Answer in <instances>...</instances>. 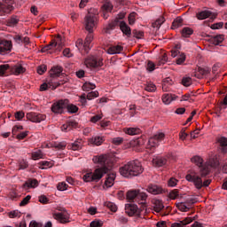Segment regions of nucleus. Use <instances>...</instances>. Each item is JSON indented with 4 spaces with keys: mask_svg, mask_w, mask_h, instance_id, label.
Wrapping results in <instances>:
<instances>
[{
    "mask_svg": "<svg viewBox=\"0 0 227 227\" xmlns=\"http://www.w3.org/2000/svg\"><path fill=\"white\" fill-rule=\"evenodd\" d=\"M196 166H199L200 175H198L195 171H191L186 175L185 178L188 182H193V184L197 190H201L203 187H207L211 184V178H206L203 181V177L207 176L208 173H210L212 168H216L220 166V161L217 158H212L207 161V163L204 164L203 158L201 156H193L191 159Z\"/></svg>",
    "mask_w": 227,
    "mask_h": 227,
    "instance_id": "nucleus-1",
    "label": "nucleus"
},
{
    "mask_svg": "<svg viewBox=\"0 0 227 227\" xmlns=\"http://www.w3.org/2000/svg\"><path fill=\"white\" fill-rule=\"evenodd\" d=\"M92 160L94 164H98L100 167L97 168L93 172L90 171L83 175L82 178L85 182H98L106 175L113 169V161L108 158L107 154H98L93 156Z\"/></svg>",
    "mask_w": 227,
    "mask_h": 227,
    "instance_id": "nucleus-2",
    "label": "nucleus"
},
{
    "mask_svg": "<svg viewBox=\"0 0 227 227\" xmlns=\"http://www.w3.org/2000/svg\"><path fill=\"white\" fill-rule=\"evenodd\" d=\"M98 11H89L88 14H86L84 18V25L85 29L89 32L87 36L85 37V41L83 43L82 38H79V40L76 42V48L81 50L82 48L84 50L85 53H89L90 50V44L92 43V40L94 38V29L98 26Z\"/></svg>",
    "mask_w": 227,
    "mask_h": 227,
    "instance_id": "nucleus-3",
    "label": "nucleus"
},
{
    "mask_svg": "<svg viewBox=\"0 0 227 227\" xmlns=\"http://www.w3.org/2000/svg\"><path fill=\"white\" fill-rule=\"evenodd\" d=\"M144 168H142V163L139 160H131L125 163V166L120 168V173L122 176L130 178L131 176H137L143 173Z\"/></svg>",
    "mask_w": 227,
    "mask_h": 227,
    "instance_id": "nucleus-4",
    "label": "nucleus"
},
{
    "mask_svg": "<svg viewBox=\"0 0 227 227\" xmlns=\"http://www.w3.org/2000/svg\"><path fill=\"white\" fill-rule=\"evenodd\" d=\"M61 72H63L62 67H52L50 70L51 80L42 83L40 86V90H47L48 89H57V87H59L61 83L60 82H57L56 78L60 75Z\"/></svg>",
    "mask_w": 227,
    "mask_h": 227,
    "instance_id": "nucleus-5",
    "label": "nucleus"
},
{
    "mask_svg": "<svg viewBox=\"0 0 227 227\" xmlns=\"http://www.w3.org/2000/svg\"><path fill=\"white\" fill-rule=\"evenodd\" d=\"M147 198V193L141 192L140 190H129L127 192V200L133 203H139V205L142 206V208L146 207Z\"/></svg>",
    "mask_w": 227,
    "mask_h": 227,
    "instance_id": "nucleus-6",
    "label": "nucleus"
},
{
    "mask_svg": "<svg viewBox=\"0 0 227 227\" xmlns=\"http://www.w3.org/2000/svg\"><path fill=\"white\" fill-rule=\"evenodd\" d=\"M24 72H26V68L21 63H17L12 67H10V65H0V75H9L11 73L19 75L20 74H24Z\"/></svg>",
    "mask_w": 227,
    "mask_h": 227,
    "instance_id": "nucleus-7",
    "label": "nucleus"
},
{
    "mask_svg": "<svg viewBox=\"0 0 227 227\" xmlns=\"http://www.w3.org/2000/svg\"><path fill=\"white\" fill-rule=\"evenodd\" d=\"M164 138L165 134L163 132L154 134V136L149 137L146 145V149H149L150 151H154V149H156V146H159L160 141H163Z\"/></svg>",
    "mask_w": 227,
    "mask_h": 227,
    "instance_id": "nucleus-8",
    "label": "nucleus"
},
{
    "mask_svg": "<svg viewBox=\"0 0 227 227\" xmlns=\"http://www.w3.org/2000/svg\"><path fill=\"white\" fill-rule=\"evenodd\" d=\"M14 0L0 1V16H6L14 11Z\"/></svg>",
    "mask_w": 227,
    "mask_h": 227,
    "instance_id": "nucleus-9",
    "label": "nucleus"
},
{
    "mask_svg": "<svg viewBox=\"0 0 227 227\" xmlns=\"http://www.w3.org/2000/svg\"><path fill=\"white\" fill-rule=\"evenodd\" d=\"M84 63L86 67H91L94 68L102 67L104 65L102 57H95L94 55L87 57Z\"/></svg>",
    "mask_w": 227,
    "mask_h": 227,
    "instance_id": "nucleus-10",
    "label": "nucleus"
},
{
    "mask_svg": "<svg viewBox=\"0 0 227 227\" xmlns=\"http://www.w3.org/2000/svg\"><path fill=\"white\" fill-rule=\"evenodd\" d=\"M53 216L60 223H68L70 222V215L66 208H60V212H55Z\"/></svg>",
    "mask_w": 227,
    "mask_h": 227,
    "instance_id": "nucleus-11",
    "label": "nucleus"
},
{
    "mask_svg": "<svg viewBox=\"0 0 227 227\" xmlns=\"http://www.w3.org/2000/svg\"><path fill=\"white\" fill-rule=\"evenodd\" d=\"M67 98L58 100V102H54V104L51 105V111H53V114H64L65 109H67Z\"/></svg>",
    "mask_w": 227,
    "mask_h": 227,
    "instance_id": "nucleus-12",
    "label": "nucleus"
},
{
    "mask_svg": "<svg viewBox=\"0 0 227 227\" xmlns=\"http://www.w3.org/2000/svg\"><path fill=\"white\" fill-rule=\"evenodd\" d=\"M194 203H196V199H194V197H190V199H186L184 203H177L176 207L182 212H187L193 207Z\"/></svg>",
    "mask_w": 227,
    "mask_h": 227,
    "instance_id": "nucleus-13",
    "label": "nucleus"
},
{
    "mask_svg": "<svg viewBox=\"0 0 227 227\" xmlns=\"http://www.w3.org/2000/svg\"><path fill=\"white\" fill-rule=\"evenodd\" d=\"M28 121H32V122H42V121H45L46 115L44 114H36L35 112H30L26 115Z\"/></svg>",
    "mask_w": 227,
    "mask_h": 227,
    "instance_id": "nucleus-14",
    "label": "nucleus"
},
{
    "mask_svg": "<svg viewBox=\"0 0 227 227\" xmlns=\"http://www.w3.org/2000/svg\"><path fill=\"white\" fill-rule=\"evenodd\" d=\"M62 36L59 35V36H57V40L51 41L50 44L43 46V48H42V51H51V50H54V48H56L58 45L62 46Z\"/></svg>",
    "mask_w": 227,
    "mask_h": 227,
    "instance_id": "nucleus-15",
    "label": "nucleus"
},
{
    "mask_svg": "<svg viewBox=\"0 0 227 227\" xmlns=\"http://www.w3.org/2000/svg\"><path fill=\"white\" fill-rule=\"evenodd\" d=\"M125 212L129 215H141V210L138 208L137 205L129 203L128 205H125Z\"/></svg>",
    "mask_w": 227,
    "mask_h": 227,
    "instance_id": "nucleus-16",
    "label": "nucleus"
},
{
    "mask_svg": "<svg viewBox=\"0 0 227 227\" xmlns=\"http://www.w3.org/2000/svg\"><path fill=\"white\" fill-rule=\"evenodd\" d=\"M168 161V156H156V158L153 159V164L155 168H162L163 166H167Z\"/></svg>",
    "mask_w": 227,
    "mask_h": 227,
    "instance_id": "nucleus-17",
    "label": "nucleus"
},
{
    "mask_svg": "<svg viewBox=\"0 0 227 227\" xmlns=\"http://www.w3.org/2000/svg\"><path fill=\"white\" fill-rule=\"evenodd\" d=\"M172 57H176V62L177 65H183L185 62L186 55L184 52L179 51V50L171 51Z\"/></svg>",
    "mask_w": 227,
    "mask_h": 227,
    "instance_id": "nucleus-18",
    "label": "nucleus"
},
{
    "mask_svg": "<svg viewBox=\"0 0 227 227\" xmlns=\"http://www.w3.org/2000/svg\"><path fill=\"white\" fill-rule=\"evenodd\" d=\"M12 41H0L1 55H5V53H10V51H12Z\"/></svg>",
    "mask_w": 227,
    "mask_h": 227,
    "instance_id": "nucleus-19",
    "label": "nucleus"
},
{
    "mask_svg": "<svg viewBox=\"0 0 227 227\" xmlns=\"http://www.w3.org/2000/svg\"><path fill=\"white\" fill-rule=\"evenodd\" d=\"M77 126L78 122L71 119L69 121H67L65 124H62L61 130L62 132H68L72 130L73 128H77Z\"/></svg>",
    "mask_w": 227,
    "mask_h": 227,
    "instance_id": "nucleus-20",
    "label": "nucleus"
},
{
    "mask_svg": "<svg viewBox=\"0 0 227 227\" xmlns=\"http://www.w3.org/2000/svg\"><path fill=\"white\" fill-rule=\"evenodd\" d=\"M113 9H114L113 3H111V1H106V3H104L103 5L101 6V10L103 12V17L105 19H107L108 12H112Z\"/></svg>",
    "mask_w": 227,
    "mask_h": 227,
    "instance_id": "nucleus-21",
    "label": "nucleus"
},
{
    "mask_svg": "<svg viewBox=\"0 0 227 227\" xmlns=\"http://www.w3.org/2000/svg\"><path fill=\"white\" fill-rule=\"evenodd\" d=\"M83 146V140L82 139H75L74 143H69L67 145V149L72 151H80L82 149Z\"/></svg>",
    "mask_w": 227,
    "mask_h": 227,
    "instance_id": "nucleus-22",
    "label": "nucleus"
},
{
    "mask_svg": "<svg viewBox=\"0 0 227 227\" xmlns=\"http://www.w3.org/2000/svg\"><path fill=\"white\" fill-rule=\"evenodd\" d=\"M147 192L153 195H158L159 193H163L165 190L162 186H159L158 184H149V186H147Z\"/></svg>",
    "mask_w": 227,
    "mask_h": 227,
    "instance_id": "nucleus-23",
    "label": "nucleus"
},
{
    "mask_svg": "<svg viewBox=\"0 0 227 227\" xmlns=\"http://www.w3.org/2000/svg\"><path fill=\"white\" fill-rule=\"evenodd\" d=\"M119 26L121 31H122L123 35H126V36H131L132 31L131 27L126 23V21H119Z\"/></svg>",
    "mask_w": 227,
    "mask_h": 227,
    "instance_id": "nucleus-24",
    "label": "nucleus"
},
{
    "mask_svg": "<svg viewBox=\"0 0 227 227\" xmlns=\"http://www.w3.org/2000/svg\"><path fill=\"white\" fill-rule=\"evenodd\" d=\"M39 186V183L36 178H28L23 184V188L28 190L29 188H36Z\"/></svg>",
    "mask_w": 227,
    "mask_h": 227,
    "instance_id": "nucleus-25",
    "label": "nucleus"
},
{
    "mask_svg": "<svg viewBox=\"0 0 227 227\" xmlns=\"http://www.w3.org/2000/svg\"><path fill=\"white\" fill-rule=\"evenodd\" d=\"M19 18L18 16H11V18H8V20H5V26H8L9 27H15L19 24Z\"/></svg>",
    "mask_w": 227,
    "mask_h": 227,
    "instance_id": "nucleus-26",
    "label": "nucleus"
},
{
    "mask_svg": "<svg viewBox=\"0 0 227 227\" xmlns=\"http://www.w3.org/2000/svg\"><path fill=\"white\" fill-rule=\"evenodd\" d=\"M115 178V173H109V175H107L106 176L105 186H106V188H111L112 186H114Z\"/></svg>",
    "mask_w": 227,
    "mask_h": 227,
    "instance_id": "nucleus-27",
    "label": "nucleus"
},
{
    "mask_svg": "<svg viewBox=\"0 0 227 227\" xmlns=\"http://www.w3.org/2000/svg\"><path fill=\"white\" fill-rule=\"evenodd\" d=\"M105 139L103 136H95L93 137L89 138V144L96 145L97 146H99V145H102Z\"/></svg>",
    "mask_w": 227,
    "mask_h": 227,
    "instance_id": "nucleus-28",
    "label": "nucleus"
},
{
    "mask_svg": "<svg viewBox=\"0 0 227 227\" xmlns=\"http://www.w3.org/2000/svg\"><path fill=\"white\" fill-rule=\"evenodd\" d=\"M125 16H126V12H120L117 18L115 19V21H114V23H109L107 29H114L118 24V21H120V20L123 21V18H125Z\"/></svg>",
    "mask_w": 227,
    "mask_h": 227,
    "instance_id": "nucleus-29",
    "label": "nucleus"
},
{
    "mask_svg": "<svg viewBox=\"0 0 227 227\" xmlns=\"http://www.w3.org/2000/svg\"><path fill=\"white\" fill-rule=\"evenodd\" d=\"M124 132L129 136H136L137 134H141L142 130L137 127H129L124 128Z\"/></svg>",
    "mask_w": 227,
    "mask_h": 227,
    "instance_id": "nucleus-30",
    "label": "nucleus"
},
{
    "mask_svg": "<svg viewBox=\"0 0 227 227\" xmlns=\"http://www.w3.org/2000/svg\"><path fill=\"white\" fill-rule=\"evenodd\" d=\"M192 222H193V218H184V220L172 223L171 227H185V225L192 223Z\"/></svg>",
    "mask_w": 227,
    "mask_h": 227,
    "instance_id": "nucleus-31",
    "label": "nucleus"
},
{
    "mask_svg": "<svg viewBox=\"0 0 227 227\" xmlns=\"http://www.w3.org/2000/svg\"><path fill=\"white\" fill-rule=\"evenodd\" d=\"M121 51H123V46H121L120 44H117L116 46H110L107 49V53H110L111 55L121 53Z\"/></svg>",
    "mask_w": 227,
    "mask_h": 227,
    "instance_id": "nucleus-32",
    "label": "nucleus"
},
{
    "mask_svg": "<svg viewBox=\"0 0 227 227\" xmlns=\"http://www.w3.org/2000/svg\"><path fill=\"white\" fill-rule=\"evenodd\" d=\"M66 101H67L66 109H67V111H69L70 114H76L79 107H77V106H75L74 104H70L67 98H66Z\"/></svg>",
    "mask_w": 227,
    "mask_h": 227,
    "instance_id": "nucleus-33",
    "label": "nucleus"
},
{
    "mask_svg": "<svg viewBox=\"0 0 227 227\" xmlns=\"http://www.w3.org/2000/svg\"><path fill=\"white\" fill-rule=\"evenodd\" d=\"M224 40V36L223 35H216L215 36H213L211 38V43L212 44H215V46H218L219 44H221V43H223Z\"/></svg>",
    "mask_w": 227,
    "mask_h": 227,
    "instance_id": "nucleus-34",
    "label": "nucleus"
},
{
    "mask_svg": "<svg viewBox=\"0 0 227 227\" xmlns=\"http://www.w3.org/2000/svg\"><path fill=\"white\" fill-rule=\"evenodd\" d=\"M210 73L209 68H202L201 67H199L198 68V74H195L196 77L199 79L203 78V75H207Z\"/></svg>",
    "mask_w": 227,
    "mask_h": 227,
    "instance_id": "nucleus-35",
    "label": "nucleus"
},
{
    "mask_svg": "<svg viewBox=\"0 0 227 227\" xmlns=\"http://www.w3.org/2000/svg\"><path fill=\"white\" fill-rule=\"evenodd\" d=\"M171 85H173V81L171 80V78H165V80H163V82H162L163 90L168 92V90H169V88Z\"/></svg>",
    "mask_w": 227,
    "mask_h": 227,
    "instance_id": "nucleus-36",
    "label": "nucleus"
},
{
    "mask_svg": "<svg viewBox=\"0 0 227 227\" xmlns=\"http://www.w3.org/2000/svg\"><path fill=\"white\" fill-rule=\"evenodd\" d=\"M194 30L192 27H183L181 30L182 36L185 38H189L192 35H193Z\"/></svg>",
    "mask_w": 227,
    "mask_h": 227,
    "instance_id": "nucleus-37",
    "label": "nucleus"
},
{
    "mask_svg": "<svg viewBox=\"0 0 227 227\" xmlns=\"http://www.w3.org/2000/svg\"><path fill=\"white\" fill-rule=\"evenodd\" d=\"M162 100L165 104H171L173 100H176V95L166 94L162 96Z\"/></svg>",
    "mask_w": 227,
    "mask_h": 227,
    "instance_id": "nucleus-38",
    "label": "nucleus"
},
{
    "mask_svg": "<svg viewBox=\"0 0 227 227\" xmlns=\"http://www.w3.org/2000/svg\"><path fill=\"white\" fill-rule=\"evenodd\" d=\"M212 12L210 11H201L200 12L197 13L198 20H206V18H209Z\"/></svg>",
    "mask_w": 227,
    "mask_h": 227,
    "instance_id": "nucleus-39",
    "label": "nucleus"
},
{
    "mask_svg": "<svg viewBox=\"0 0 227 227\" xmlns=\"http://www.w3.org/2000/svg\"><path fill=\"white\" fill-rule=\"evenodd\" d=\"M52 166H53L52 161H48L46 160H44L43 161H39V163H38V167L41 169H45V168H52Z\"/></svg>",
    "mask_w": 227,
    "mask_h": 227,
    "instance_id": "nucleus-40",
    "label": "nucleus"
},
{
    "mask_svg": "<svg viewBox=\"0 0 227 227\" xmlns=\"http://www.w3.org/2000/svg\"><path fill=\"white\" fill-rule=\"evenodd\" d=\"M67 145V141H60L59 143H54L53 146L59 151H63L64 149H66Z\"/></svg>",
    "mask_w": 227,
    "mask_h": 227,
    "instance_id": "nucleus-41",
    "label": "nucleus"
},
{
    "mask_svg": "<svg viewBox=\"0 0 227 227\" xmlns=\"http://www.w3.org/2000/svg\"><path fill=\"white\" fill-rule=\"evenodd\" d=\"M16 43H24V44H29V36H15Z\"/></svg>",
    "mask_w": 227,
    "mask_h": 227,
    "instance_id": "nucleus-42",
    "label": "nucleus"
},
{
    "mask_svg": "<svg viewBox=\"0 0 227 227\" xmlns=\"http://www.w3.org/2000/svg\"><path fill=\"white\" fill-rule=\"evenodd\" d=\"M183 24V19L182 18H176L172 21V29H176L178 27H181Z\"/></svg>",
    "mask_w": 227,
    "mask_h": 227,
    "instance_id": "nucleus-43",
    "label": "nucleus"
},
{
    "mask_svg": "<svg viewBox=\"0 0 227 227\" xmlns=\"http://www.w3.org/2000/svg\"><path fill=\"white\" fill-rule=\"evenodd\" d=\"M9 218H20L21 212L20 210H11L8 212Z\"/></svg>",
    "mask_w": 227,
    "mask_h": 227,
    "instance_id": "nucleus-44",
    "label": "nucleus"
},
{
    "mask_svg": "<svg viewBox=\"0 0 227 227\" xmlns=\"http://www.w3.org/2000/svg\"><path fill=\"white\" fill-rule=\"evenodd\" d=\"M41 158H44V154H43V151L39 150V151H35L34 153H32L33 160H40Z\"/></svg>",
    "mask_w": 227,
    "mask_h": 227,
    "instance_id": "nucleus-45",
    "label": "nucleus"
},
{
    "mask_svg": "<svg viewBox=\"0 0 227 227\" xmlns=\"http://www.w3.org/2000/svg\"><path fill=\"white\" fill-rule=\"evenodd\" d=\"M163 208H164V205L162 201H160V199H158L154 203V210L156 212H160V210H162Z\"/></svg>",
    "mask_w": 227,
    "mask_h": 227,
    "instance_id": "nucleus-46",
    "label": "nucleus"
},
{
    "mask_svg": "<svg viewBox=\"0 0 227 227\" xmlns=\"http://www.w3.org/2000/svg\"><path fill=\"white\" fill-rule=\"evenodd\" d=\"M98 97H99L98 90H90V92H88L87 99L92 100L93 98H97Z\"/></svg>",
    "mask_w": 227,
    "mask_h": 227,
    "instance_id": "nucleus-47",
    "label": "nucleus"
},
{
    "mask_svg": "<svg viewBox=\"0 0 227 227\" xmlns=\"http://www.w3.org/2000/svg\"><path fill=\"white\" fill-rule=\"evenodd\" d=\"M218 141L221 146H223V152L227 153V137H220Z\"/></svg>",
    "mask_w": 227,
    "mask_h": 227,
    "instance_id": "nucleus-48",
    "label": "nucleus"
},
{
    "mask_svg": "<svg viewBox=\"0 0 227 227\" xmlns=\"http://www.w3.org/2000/svg\"><path fill=\"white\" fill-rule=\"evenodd\" d=\"M181 83H183V85H184V87H190V85H192V80L189 76H184L183 78V80L181 81Z\"/></svg>",
    "mask_w": 227,
    "mask_h": 227,
    "instance_id": "nucleus-49",
    "label": "nucleus"
},
{
    "mask_svg": "<svg viewBox=\"0 0 227 227\" xmlns=\"http://www.w3.org/2000/svg\"><path fill=\"white\" fill-rule=\"evenodd\" d=\"M137 16V12H130V14L129 15V26H133V24H135Z\"/></svg>",
    "mask_w": 227,
    "mask_h": 227,
    "instance_id": "nucleus-50",
    "label": "nucleus"
},
{
    "mask_svg": "<svg viewBox=\"0 0 227 227\" xmlns=\"http://www.w3.org/2000/svg\"><path fill=\"white\" fill-rule=\"evenodd\" d=\"M106 206L107 207V208L112 210V212H117L118 210L117 205H115V203H112L111 201L106 202Z\"/></svg>",
    "mask_w": 227,
    "mask_h": 227,
    "instance_id": "nucleus-51",
    "label": "nucleus"
},
{
    "mask_svg": "<svg viewBox=\"0 0 227 227\" xmlns=\"http://www.w3.org/2000/svg\"><path fill=\"white\" fill-rule=\"evenodd\" d=\"M178 184L177 178H175V176H171V178H168V185L174 188Z\"/></svg>",
    "mask_w": 227,
    "mask_h": 227,
    "instance_id": "nucleus-52",
    "label": "nucleus"
},
{
    "mask_svg": "<svg viewBox=\"0 0 227 227\" xmlns=\"http://www.w3.org/2000/svg\"><path fill=\"white\" fill-rule=\"evenodd\" d=\"M90 89H96L95 83H90V82H88L83 83V85H82V90H90Z\"/></svg>",
    "mask_w": 227,
    "mask_h": 227,
    "instance_id": "nucleus-53",
    "label": "nucleus"
},
{
    "mask_svg": "<svg viewBox=\"0 0 227 227\" xmlns=\"http://www.w3.org/2000/svg\"><path fill=\"white\" fill-rule=\"evenodd\" d=\"M31 198V195H27L26 197H24V199H22V201L20 203V207H25L26 205H27Z\"/></svg>",
    "mask_w": 227,
    "mask_h": 227,
    "instance_id": "nucleus-54",
    "label": "nucleus"
},
{
    "mask_svg": "<svg viewBox=\"0 0 227 227\" xmlns=\"http://www.w3.org/2000/svg\"><path fill=\"white\" fill-rule=\"evenodd\" d=\"M67 188L68 184H67V183H59V184H57V189L60 192H64L65 190H67Z\"/></svg>",
    "mask_w": 227,
    "mask_h": 227,
    "instance_id": "nucleus-55",
    "label": "nucleus"
},
{
    "mask_svg": "<svg viewBox=\"0 0 227 227\" xmlns=\"http://www.w3.org/2000/svg\"><path fill=\"white\" fill-rule=\"evenodd\" d=\"M132 34L137 38H142L145 35L144 31H139L138 29H133Z\"/></svg>",
    "mask_w": 227,
    "mask_h": 227,
    "instance_id": "nucleus-56",
    "label": "nucleus"
},
{
    "mask_svg": "<svg viewBox=\"0 0 227 227\" xmlns=\"http://www.w3.org/2000/svg\"><path fill=\"white\" fill-rule=\"evenodd\" d=\"M145 90H149L150 92H153L156 90L157 87L154 85V83H147L145 87Z\"/></svg>",
    "mask_w": 227,
    "mask_h": 227,
    "instance_id": "nucleus-57",
    "label": "nucleus"
},
{
    "mask_svg": "<svg viewBox=\"0 0 227 227\" xmlns=\"http://www.w3.org/2000/svg\"><path fill=\"white\" fill-rule=\"evenodd\" d=\"M20 169H27V168H28V163L26 160H20Z\"/></svg>",
    "mask_w": 227,
    "mask_h": 227,
    "instance_id": "nucleus-58",
    "label": "nucleus"
},
{
    "mask_svg": "<svg viewBox=\"0 0 227 227\" xmlns=\"http://www.w3.org/2000/svg\"><path fill=\"white\" fill-rule=\"evenodd\" d=\"M178 195H179L178 190H172V191L169 192L170 200H176V198L178 197Z\"/></svg>",
    "mask_w": 227,
    "mask_h": 227,
    "instance_id": "nucleus-59",
    "label": "nucleus"
},
{
    "mask_svg": "<svg viewBox=\"0 0 227 227\" xmlns=\"http://www.w3.org/2000/svg\"><path fill=\"white\" fill-rule=\"evenodd\" d=\"M47 70V65H40L37 68L38 74H44Z\"/></svg>",
    "mask_w": 227,
    "mask_h": 227,
    "instance_id": "nucleus-60",
    "label": "nucleus"
},
{
    "mask_svg": "<svg viewBox=\"0 0 227 227\" xmlns=\"http://www.w3.org/2000/svg\"><path fill=\"white\" fill-rule=\"evenodd\" d=\"M189 135L187 134V132H185V128H183V129L179 133L180 139L184 140Z\"/></svg>",
    "mask_w": 227,
    "mask_h": 227,
    "instance_id": "nucleus-61",
    "label": "nucleus"
},
{
    "mask_svg": "<svg viewBox=\"0 0 227 227\" xmlns=\"http://www.w3.org/2000/svg\"><path fill=\"white\" fill-rule=\"evenodd\" d=\"M112 141L114 145H121V143H123L124 139L123 137H114Z\"/></svg>",
    "mask_w": 227,
    "mask_h": 227,
    "instance_id": "nucleus-62",
    "label": "nucleus"
},
{
    "mask_svg": "<svg viewBox=\"0 0 227 227\" xmlns=\"http://www.w3.org/2000/svg\"><path fill=\"white\" fill-rule=\"evenodd\" d=\"M103 223L100 221L90 222V227H102Z\"/></svg>",
    "mask_w": 227,
    "mask_h": 227,
    "instance_id": "nucleus-63",
    "label": "nucleus"
},
{
    "mask_svg": "<svg viewBox=\"0 0 227 227\" xmlns=\"http://www.w3.org/2000/svg\"><path fill=\"white\" fill-rule=\"evenodd\" d=\"M147 70H149V72H153V70H155V65L154 63H153V61H149L147 63Z\"/></svg>",
    "mask_w": 227,
    "mask_h": 227,
    "instance_id": "nucleus-64",
    "label": "nucleus"
}]
</instances>
